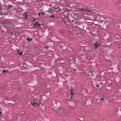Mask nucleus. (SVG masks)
Instances as JSON below:
<instances>
[{"label": "nucleus", "instance_id": "39448f33", "mask_svg": "<svg viewBox=\"0 0 121 121\" xmlns=\"http://www.w3.org/2000/svg\"><path fill=\"white\" fill-rule=\"evenodd\" d=\"M81 101L83 104H86V103H87L88 101V100H87L86 101L85 100H84L83 99H82Z\"/></svg>", "mask_w": 121, "mask_h": 121}, {"label": "nucleus", "instance_id": "9d476101", "mask_svg": "<svg viewBox=\"0 0 121 121\" xmlns=\"http://www.w3.org/2000/svg\"><path fill=\"white\" fill-rule=\"evenodd\" d=\"M70 94L72 95H74V94L73 92V90L72 89H71L70 90Z\"/></svg>", "mask_w": 121, "mask_h": 121}, {"label": "nucleus", "instance_id": "9b49d317", "mask_svg": "<svg viewBox=\"0 0 121 121\" xmlns=\"http://www.w3.org/2000/svg\"><path fill=\"white\" fill-rule=\"evenodd\" d=\"M27 40L28 42H30L31 41H32V39L31 38H30L28 37L27 39Z\"/></svg>", "mask_w": 121, "mask_h": 121}, {"label": "nucleus", "instance_id": "bb28decb", "mask_svg": "<svg viewBox=\"0 0 121 121\" xmlns=\"http://www.w3.org/2000/svg\"><path fill=\"white\" fill-rule=\"evenodd\" d=\"M99 85H97L96 86V87H99Z\"/></svg>", "mask_w": 121, "mask_h": 121}, {"label": "nucleus", "instance_id": "4c0bfd02", "mask_svg": "<svg viewBox=\"0 0 121 121\" xmlns=\"http://www.w3.org/2000/svg\"><path fill=\"white\" fill-rule=\"evenodd\" d=\"M90 102L91 103V100H90Z\"/></svg>", "mask_w": 121, "mask_h": 121}, {"label": "nucleus", "instance_id": "412c9836", "mask_svg": "<svg viewBox=\"0 0 121 121\" xmlns=\"http://www.w3.org/2000/svg\"><path fill=\"white\" fill-rule=\"evenodd\" d=\"M1 23L3 24H5V22H4L3 21H1Z\"/></svg>", "mask_w": 121, "mask_h": 121}, {"label": "nucleus", "instance_id": "f03ea898", "mask_svg": "<svg viewBox=\"0 0 121 121\" xmlns=\"http://www.w3.org/2000/svg\"><path fill=\"white\" fill-rule=\"evenodd\" d=\"M93 44L95 45V49H96L97 48L98 46L100 45L97 42H95Z\"/></svg>", "mask_w": 121, "mask_h": 121}, {"label": "nucleus", "instance_id": "c9c22d12", "mask_svg": "<svg viewBox=\"0 0 121 121\" xmlns=\"http://www.w3.org/2000/svg\"><path fill=\"white\" fill-rule=\"evenodd\" d=\"M3 9V8H0V10H2V9Z\"/></svg>", "mask_w": 121, "mask_h": 121}, {"label": "nucleus", "instance_id": "f8f14e48", "mask_svg": "<svg viewBox=\"0 0 121 121\" xmlns=\"http://www.w3.org/2000/svg\"><path fill=\"white\" fill-rule=\"evenodd\" d=\"M17 54L21 56L23 54V53H22V51H21V52H18V53Z\"/></svg>", "mask_w": 121, "mask_h": 121}, {"label": "nucleus", "instance_id": "7ed1b4c3", "mask_svg": "<svg viewBox=\"0 0 121 121\" xmlns=\"http://www.w3.org/2000/svg\"><path fill=\"white\" fill-rule=\"evenodd\" d=\"M80 10H84L85 11H86L88 13L90 12L91 13H92L93 12L91 10H86L85 9H83V8H81L80 9Z\"/></svg>", "mask_w": 121, "mask_h": 121}, {"label": "nucleus", "instance_id": "393cba45", "mask_svg": "<svg viewBox=\"0 0 121 121\" xmlns=\"http://www.w3.org/2000/svg\"><path fill=\"white\" fill-rule=\"evenodd\" d=\"M2 113L1 112H0V117L2 116Z\"/></svg>", "mask_w": 121, "mask_h": 121}, {"label": "nucleus", "instance_id": "0eeeda50", "mask_svg": "<svg viewBox=\"0 0 121 121\" xmlns=\"http://www.w3.org/2000/svg\"><path fill=\"white\" fill-rule=\"evenodd\" d=\"M35 103H36L37 104H41V102L39 100H38V99H37L36 100H35Z\"/></svg>", "mask_w": 121, "mask_h": 121}, {"label": "nucleus", "instance_id": "b1692460", "mask_svg": "<svg viewBox=\"0 0 121 121\" xmlns=\"http://www.w3.org/2000/svg\"><path fill=\"white\" fill-rule=\"evenodd\" d=\"M41 14L43 15H45V13H43V12H42Z\"/></svg>", "mask_w": 121, "mask_h": 121}, {"label": "nucleus", "instance_id": "423d86ee", "mask_svg": "<svg viewBox=\"0 0 121 121\" xmlns=\"http://www.w3.org/2000/svg\"><path fill=\"white\" fill-rule=\"evenodd\" d=\"M56 101L54 100H52L51 101L52 103V106L53 107V105L56 106Z\"/></svg>", "mask_w": 121, "mask_h": 121}, {"label": "nucleus", "instance_id": "c756f323", "mask_svg": "<svg viewBox=\"0 0 121 121\" xmlns=\"http://www.w3.org/2000/svg\"><path fill=\"white\" fill-rule=\"evenodd\" d=\"M19 51H20V50H19V49H17V50H16V51H17V52H19Z\"/></svg>", "mask_w": 121, "mask_h": 121}, {"label": "nucleus", "instance_id": "58836bf2", "mask_svg": "<svg viewBox=\"0 0 121 121\" xmlns=\"http://www.w3.org/2000/svg\"><path fill=\"white\" fill-rule=\"evenodd\" d=\"M42 107L45 108V106H42Z\"/></svg>", "mask_w": 121, "mask_h": 121}, {"label": "nucleus", "instance_id": "473e14b6", "mask_svg": "<svg viewBox=\"0 0 121 121\" xmlns=\"http://www.w3.org/2000/svg\"><path fill=\"white\" fill-rule=\"evenodd\" d=\"M73 98V97L72 96H71L70 97V99H72Z\"/></svg>", "mask_w": 121, "mask_h": 121}, {"label": "nucleus", "instance_id": "20e7f679", "mask_svg": "<svg viewBox=\"0 0 121 121\" xmlns=\"http://www.w3.org/2000/svg\"><path fill=\"white\" fill-rule=\"evenodd\" d=\"M40 24H39L38 22H36L34 25V26L36 27H39L40 26Z\"/></svg>", "mask_w": 121, "mask_h": 121}, {"label": "nucleus", "instance_id": "72a5a7b5", "mask_svg": "<svg viewBox=\"0 0 121 121\" xmlns=\"http://www.w3.org/2000/svg\"><path fill=\"white\" fill-rule=\"evenodd\" d=\"M25 64V63L24 62H23V63H22V64L23 65H24Z\"/></svg>", "mask_w": 121, "mask_h": 121}, {"label": "nucleus", "instance_id": "cd10ccee", "mask_svg": "<svg viewBox=\"0 0 121 121\" xmlns=\"http://www.w3.org/2000/svg\"><path fill=\"white\" fill-rule=\"evenodd\" d=\"M101 100L102 101H104V99L103 98H101Z\"/></svg>", "mask_w": 121, "mask_h": 121}, {"label": "nucleus", "instance_id": "2f4dec72", "mask_svg": "<svg viewBox=\"0 0 121 121\" xmlns=\"http://www.w3.org/2000/svg\"><path fill=\"white\" fill-rule=\"evenodd\" d=\"M11 7H12V5H10L9 6L8 8H11Z\"/></svg>", "mask_w": 121, "mask_h": 121}, {"label": "nucleus", "instance_id": "f257e3e1", "mask_svg": "<svg viewBox=\"0 0 121 121\" xmlns=\"http://www.w3.org/2000/svg\"><path fill=\"white\" fill-rule=\"evenodd\" d=\"M58 113L60 115H61L63 117H64L65 116H68L67 113L65 111V109L63 108H61L59 109Z\"/></svg>", "mask_w": 121, "mask_h": 121}, {"label": "nucleus", "instance_id": "4468645a", "mask_svg": "<svg viewBox=\"0 0 121 121\" xmlns=\"http://www.w3.org/2000/svg\"><path fill=\"white\" fill-rule=\"evenodd\" d=\"M28 15V14L26 12H25L24 13V16H27Z\"/></svg>", "mask_w": 121, "mask_h": 121}, {"label": "nucleus", "instance_id": "6ab92c4d", "mask_svg": "<svg viewBox=\"0 0 121 121\" xmlns=\"http://www.w3.org/2000/svg\"><path fill=\"white\" fill-rule=\"evenodd\" d=\"M50 17H53L54 18L55 17L52 15H51L50 16Z\"/></svg>", "mask_w": 121, "mask_h": 121}, {"label": "nucleus", "instance_id": "aec40b11", "mask_svg": "<svg viewBox=\"0 0 121 121\" xmlns=\"http://www.w3.org/2000/svg\"><path fill=\"white\" fill-rule=\"evenodd\" d=\"M23 18L24 19H27L28 18V17H26V16H23Z\"/></svg>", "mask_w": 121, "mask_h": 121}, {"label": "nucleus", "instance_id": "79ce46f5", "mask_svg": "<svg viewBox=\"0 0 121 121\" xmlns=\"http://www.w3.org/2000/svg\"><path fill=\"white\" fill-rule=\"evenodd\" d=\"M120 111H121V110H120Z\"/></svg>", "mask_w": 121, "mask_h": 121}, {"label": "nucleus", "instance_id": "f704fd0d", "mask_svg": "<svg viewBox=\"0 0 121 121\" xmlns=\"http://www.w3.org/2000/svg\"><path fill=\"white\" fill-rule=\"evenodd\" d=\"M41 110H42V111H43L44 110H43V109H42V108H41Z\"/></svg>", "mask_w": 121, "mask_h": 121}, {"label": "nucleus", "instance_id": "6e6552de", "mask_svg": "<svg viewBox=\"0 0 121 121\" xmlns=\"http://www.w3.org/2000/svg\"><path fill=\"white\" fill-rule=\"evenodd\" d=\"M60 105V103L58 101H56V107H56V106H58Z\"/></svg>", "mask_w": 121, "mask_h": 121}, {"label": "nucleus", "instance_id": "ea45409f", "mask_svg": "<svg viewBox=\"0 0 121 121\" xmlns=\"http://www.w3.org/2000/svg\"><path fill=\"white\" fill-rule=\"evenodd\" d=\"M13 99H15L14 98V97L13 98Z\"/></svg>", "mask_w": 121, "mask_h": 121}, {"label": "nucleus", "instance_id": "dca6fc26", "mask_svg": "<svg viewBox=\"0 0 121 121\" xmlns=\"http://www.w3.org/2000/svg\"><path fill=\"white\" fill-rule=\"evenodd\" d=\"M77 7H85V6H82V5H79L77 6Z\"/></svg>", "mask_w": 121, "mask_h": 121}, {"label": "nucleus", "instance_id": "7c9ffc66", "mask_svg": "<svg viewBox=\"0 0 121 121\" xmlns=\"http://www.w3.org/2000/svg\"><path fill=\"white\" fill-rule=\"evenodd\" d=\"M11 9L10 8H7V10L8 11V10H9V9Z\"/></svg>", "mask_w": 121, "mask_h": 121}, {"label": "nucleus", "instance_id": "5701e85b", "mask_svg": "<svg viewBox=\"0 0 121 121\" xmlns=\"http://www.w3.org/2000/svg\"><path fill=\"white\" fill-rule=\"evenodd\" d=\"M53 8H49V12H50L51 10H53V9H52Z\"/></svg>", "mask_w": 121, "mask_h": 121}, {"label": "nucleus", "instance_id": "1a4fd4ad", "mask_svg": "<svg viewBox=\"0 0 121 121\" xmlns=\"http://www.w3.org/2000/svg\"><path fill=\"white\" fill-rule=\"evenodd\" d=\"M67 49L68 51H69V50L71 51L72 50V49L71 48L69 47H67Z\"/></svg>", "mask_w": 121, "mask_h": 121}, {"label": "nucleus", "instance_id": "4be33fe9", "mask_svg": "<svg viewBox=\"0 0 121 121\" xmlns=\"http://www.w3.org/2000/svg\"><path fill=\"white\" fill-rule=\"evenodd\" d=\"M6 72V70H4L2 71V73H5Z\"/></svg>", "mask_w": 121, "mask_h": 121}, {"label": "nucleus", "instance_id": "a19ab883", "mask_svg": "<svg viewBox=\"0 0 121 121\" xmlns=\"http://www.w3.org/2000/svg\"><path fill=\"white\" fill-rule=\"evenodd\" d=\"M40 1L43 0H40Z\"/></svg>", "mask_w": 121, "mask_h": 121}, {"label": "nucleus", "instance_id": "ddd939ff", "mask_svg": "<svg viewBox=\"0 0 121 121\" xmlns=\"http://www.w3.org/2000/svg\"><path fill=\"white\" fill-rule=\"evenodd\" d=\"M77 36H78L79 37H82V35L81 34H79L77 35Z\"/></svg>", "mask_w": 121, "mask_h": 121}, {"label": "nucleus", "instance_id": "e433bc0d", "mask_svg": "<svg viewBox=\"0 0 121 121\" xmlns=\"http://www.w3.org/2000/svg\"><path fill=\"white\" fill-rule=\"evenodd\" d=\"M119 62H120L121 63V60H119Z\"/></svg>", "mask_w": 121, "mask_h": 121}, {"label": "nucleus", "instance_id": "a211bd4d", "mask_svg": "<svg viewBox=\"0 0 121 121\" xmlns=\"http://www.w3.org/2000/svg\"><path fill=\"white\" fill-rule=\"evenodd\" d=\"M64 9H66V10L65 11V12H68L69 11V9H67L66 8H64L63 9V10H64Z\"/></svg>", "mask_w": 121, "mask_h": 121}, {"label": "nucleus", "instance_id": "2eb2a0df", "mask_svg": "<svg viewBox=\"0 0 121 121\" xmlns=\"http://www.w3.org/2000/svg\"><path fill=\"white\" fill-rule=\"evenodd\" d=\"M117 27V29H119L120 28V26L118 25H117V26H116V27Z\"/></svg>", "mask_w": 121, "mask_h": 121}, {"label": "nucleus", "instance_id": "f3484780", "mask_svg": "<svg viewBox=\"0 0 121 121\" xmlns=\"http://www.w3.org/2000/svg\"><path fill=\"white\" fill-rule=\"evenodd\" d=\"M5 24L8 25H10L11 24V23L9 22H5Z\"/></svg>", "mask_w": 121, "mask_h": 121}, {"label": "nucleus", "instance_id": "c85d7f7f", "mask_svg": "<svg viewBox=\"0 0 121 121\" xmlns=\"http://www.w3.org/2000/svg\"><path fill=\"white\" fill-rule=\"evenodd\" d=\"M41 14V13H38V15H39V16H40V15Z\"/></svg>", "mask_w": 121, "mask_h": 121}, {"label": "nucleus", "instance_id": "a878e982", "mask_svg": "<svg viewBox=\"0 0 121 121\" xmlns=\"http://www.w3.org/2000/svg\"><path fill=\"white\" fill-rule=\"evenodd\" d=\"M45 48H46V49H48V46H46Z\"/></svg>", "mask_w": 121, "mask_h": 121}]
</instances>
